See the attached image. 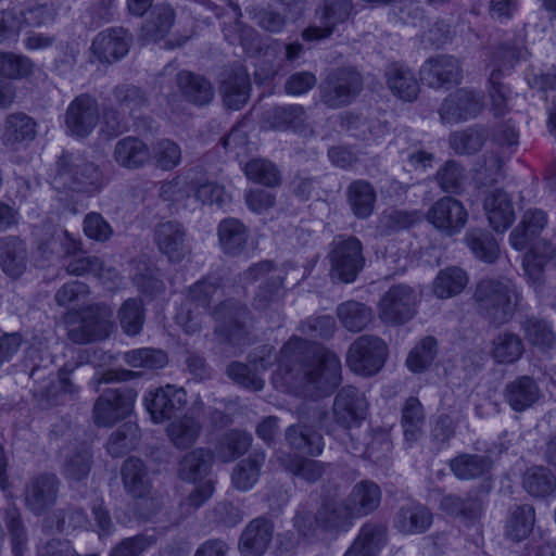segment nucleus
I'll return each mask as SVG.
<instances>
[{
    "mask_svg": "<svg viewBox=\"0 0 556 556\" xmlns=\"http://www.w3.org/2000/svg\"><path fill=\"white\" fill-rule=\"evenodd\" d=\"M124 361L134 368L157 369L167 364V355L161 350L143 348L126 352Z\"/></svg>",
    "mask_w": 556,
    "mask_h": 556,
    "instance_id": "obj_63",
    "label": "nucleus"
},
{
    "mask_svg": "<svg viewBox=\"0 0 556 556\" xmlns=\"http://www.w3.org/2000/svg\"><path fill=\"white\" fill-rule=\"evenodd\" d=\"M523 352V341L514 332H500L492 341L491 355L498 364H513L522 356Z\"/></svg>",
    "mask_w": 556,
    "mask_h": 556,
    "instance_id": "obj_46",
    "label": "nucleus"
},
{
    "mask_svg": "<svg viewBox=\"0 0 556 556\" xmlns=\"http://www.w3.org/2000/svg\"><path fill=\"white\" fill-rule=\"evenodd\" d=\"M368 401L365 393L355 387H343L333 400L331 418L324 413L319 419L320 427L330 435L338 437V431L344 432L358 427L366 418Z\"/></svg>",
    "mask_w": 556,
    "mask_h": 556,
    "instance_id": "obj_7",
    "label": "nucleus"
},
{
    "mask_svg": "<svg viewBox=\"0 0 556 556\" xmlns=\"http://www.w3.org/2000/svg\"><path fill=\"white\" fill-rule=\"evenodd\" d=\"M274 534V525L266 518L253 519L243 530L239 549L242 556H262L269 546Z\"/></svg>",
    "mask_w": 556,
    "mask_h": 556,
    "instance_id": "obj_25",
    "label": "nucleus"
},
{
    "mask_svg": "<svg viewBox=\"0 0 556 556\" xmlns=\"http://www.w3.org/2000/svg\"><path fill=\"white\" fill-rule=\"evenodd\" d=\"M342 127L352 131L353 136L363 140L371 137H380L387 131V125L379 121H367L354 113H345L342 116Z\"/></svg>",
    "mask_w": 556,
    "mask_h": 556,
    "instance_id": "obj_59",
    "label": "nucleus"
},
{
    "mask_svg": "<svg viewBox=\"0 0 556 556\" xmlns=\"http://www.w3.org/2000/svg\"><path fill=\"white\" fill-rule=\"evenodd\" d=\"M541 390L533 378L520 376L508 382L504 389V399L515 412H523L539 401Z\"/></svg>",
    "mask_w": 556,
    "mask_h": 556,
    "instance_id": "obj_29",
    "label": "nucleus"
},
{
    "mask_svg": "<svg viewBox=\"0 0 556 556\" xmlns=\"http://www.w3.org/2000/svg\"><path fill=\"white\" fill-rule=\"evenodd\" d=\"M419 294L407 285L392 286L383 293L378 303V316L388 325H403L417 313Z\"/></svg>",
    "mask_w": 556,
    "mask_h": 556,
    "instance_id": "obj_10",
    "label": "nucleus"
},
{
    "mask_svg": "<svg viewBox=\"0 0 556 556\" xmlns=\"http://www.w3.org/2000/svg\"><path fill=\"white\" fill-rule=\"evenodd\" d=\"M289 445L308 455H319L324 448L323 437L307 426H290L286 431Z\"/></svg>",
    "mask_w": 556,
    "mask_h": 556,
    "instance_id": "obj_47",
    "label": "nucleus"
},
{
    "mask_svg": "<svg viewBox=\"0 0 556 556\" xmlns=\"http://www.w3.org/2000/svg\"><path fill=\"white\" fill-rule=\"evenodd\" d=\"M218 241L224 253L237 256L241 254L248 244V228L237 218L223 219L217 228Z\"/></svg>",
    "mask_w": 556,
    "mask_h": 556,
    "instance_id": "obj_35",
    "label": "nucleus"
},
{
    "mask_svg": "<svg viewBox=\"0 0 556 556\" xmlns=\"http://www.w3.org/2000/svg\"><path fill=\"white\" fill-rule=\"evenodd\" d=\"M522 485L531 496L545 497L555 491L556 478L545 467H532L525 472Z\"/></svg>",
    "mask_w": 556,
    "mask_h": 556,
    "instance_id": "obj_53",
    "label": "nucleus"
},
{
    "mask_svg": "<svg viewBox=\"0 0 556 556\" xmlns=\"http://www.w3.org/2000/svg\"><path fill=\"white\" fill-rule=\"evenodd\" d=\"M528 51L521 36H509L501 41L491 55L493 67L490 75V110L494 116H504L510 111L509 102L511 91L509 87L500 81L503 73L510 71L518 62L527 58Z\"/></svg>",
    "mask_w": 556,
    "mask_h": 556,
    "instance_id": "obj_3",
    "label": "nucleus"
},
{
    "mask_svg": "<svg viewBox=\"0 0 556 556\" xmlns=\"http://www.w3.org/2000/svg\"><path fill=\"white\" fill-rule=\"evenodd\" d=\"M112 309L104 304L87 307L80 323L70 328L68 338L77 344L105 339L112 328Z\"/></svg>",
    "mask_w": 556,
    "mask_h": 556,
    "instance_id": "obj_14",
    "label": "nucleus"
},
{
    "mask_svg": "<svg viewBox=\"0 0 556 556\" xmlns=\"http://www.w3.org/2000/svg\"><path fill=\"white\" fill-rule=\"evenodd\" d=\"M122 480L128 494L135 498H143L151 490L147 467L136 457H129L122 466Z\"/></svg>",
    "mask_w": 556,
    "mask_h": 556,
    "instance_id": "obj_38",
    "label": "nucleus"
},
{
    "mask_svg": "<svg viewBox=\"0 0 556 556\" xmlns=\"http://www.w3.org/2000/svg\"><path fill=\"white\" fill-rule=\"evenodd\" d=\"M51 185L59 191L87 195L99 193L104 187L101 168L80 154L63 152L55 162Z\"/></svg>",
    "mask_w": 556,
    "mask_h": 556,
    "instance_id": "obj_4",
    "label": "nucleus"
},
{
    "mask_svg": "<svg viewBox=\"0 0 556 556\" xmlns=\"http://www.w3.org/2000/svg\"><path fill=\"white\" fill-rule=\"evenodd\" d=\"M469 281L467 273L458 266L441 269L432 282V292L439 299H450L463 292Z\"/></svg>",
    "mask_w": 556,
    "mask_h": 556,
    "instance_id": "obj_41",
    "label": "nucleus"
},
{
    "mask_svg": "<svg viewBox=\"0 0 556 556\" xmlns=\"http://www.w3.org/2000/svg\"><path fill=\"white\" fill-rule=\"evenodd\" d=\"M264 463V452H254L240 460L231 472L232 485L242 492L251 490L258 481Z\"/></svg>",
    "mask_w": 556,
    "mask_h": 556,
    "instance_id": "obj_40",
    "label": "nucleus"
},
{
    "mask_svg": "<svg viewBox=\"0 0 556 556\" xmlns=\"http://www.w3.org/2000/svg\"><path fill=\"white\" fill-rule=\"evenodd\" d=\"M437 352V340L433 337H426L409 352L406 365L409 370L421 372L432 364Z\"/></svg>",
    "mask_w": 556,
    "mask_h": 556,
    "instance_id": "obj_62",
    "label": "nucleus"
},
{
    "mask_svg": "<svg viewBox=\"0 0 556 556\" xmlns=\"http://www.w3.org/2000/svg\"><path fill=\"white\" fill-rule=\"evenodd\" d=\"M426 218L440 232L453 236L466 226L468 212L459 200L443 197L432 204Z\"/></svg>",
    "mask_w": 556,
    "mask_h": 556,
    "instance_id": "obj_15",
    "label": "nucleus"
},
{
    "mask_svg": "<svg viewBox=\"0 0 556 556\" xmlns=\"http://www.w3.org/2000/svg\"><path fill=\"white\" fill-rule=\"evenodd\" d=\"M346 200L354 216L366 219L374 213L376 190L367 180H354L346 188Z\"/></svg>",
    "mask_w": 556,
    "mask_h": 556,
    "instance_id": "obj_36",
    "label": "nucleus"
},
{
    "mask_svg": "<svg viewBox=\"0 0 556 556\" xmlns=\"http://www.w3.org/2000/svg\"><path fill=\"white\" fill-rule=\"evenodd\" d=\"M202 430L201 424L193 417L184 416L172 421L166 429L170 442L177 448H188L198 440Z\"/></svg>",
    "mask_w": 556,
    "mask_h": 556,
    "instance_id": "obj_49",
    "label": "nucleus"
},
{
    "mask_svg": "<svg viewBox=\"0 0 556 556\" xmlns=\"http://www.w3.org/2000/svg\"><path fill=\"white\" fill-rule=\"evenodd\" d=\"M451 471L459 480L485 479L494 465L491 456L462 453L448 463Z\"/></svg>",
    "mask_w": 556,
    "mask_h": 556,
    "instance_id": "obj_31",
    "label": "nucleus"
},
{
    "mask_svg": "<svg viewBox=\"0 0 556 556\" xmlns=\"http://www.w3.org/2000/svg\"><path fill=\"white\" fill-rule=\"evenodd\" d=\"M387 543V527L366 522L343 556H377Z\"/></svg>",
    "mask_w": 556,
    "mask_h": 556,
    "instance_id": "obj_32",
    "label": "nucleus"
},
{
    "mask_svg": "<svg viewBox=\"0 0 556 556\" xmlns=\"http://www.w3.org/2000/svg\"><path fill=\"white\" fill-rule=\"evenodd\" d=\"M212 454L204 448H195L186 454L179 464V476L185 481H200L207 472Z\"/></svg>",
    "mask_w": 556,
    "mask_h": 556,
    "instance_id": "obj_52",
    "label": "nucleus"
},
{
    "mask_svg": "<svg viewBox=\"0 0 556 556\" xmlns=\"http://www.w3.org/2000/svg\"><path fill=\"white\" fill-rule=\"evenodd\" d=\"M251 433L238 429L227 431L216 445V456L224 463L232 462L244 455L252 446Z\"/></svg>",
    "mask_w": 556,
    "mask_h": 556,
    "instance_id": "obj_45",
    "label": "nucleus"
},
{
    "mask_svg": "<svg viewBox=\"0 0 556 556\" xmlns=\"http://www.w3.org/2000/svg\"><path fill=\"white\" fill-rule=\"evenodd\" d=\"M28 253L26 243L17 236L0 238V268L10 278L17 279L26 270Z\"/></svg>",
    "mask_w": 556,
    "mask_h": 556,
    "instance_id": "obj_26",
    "label": "nucleus"
},
{
    "mask_svg": "<svg viewBox=\"0 0 556 556\" xmlns=\"http://www.w3.org/2000/svg\"><path fill=\"white\" fill-rule=\"evenodd\" d=\"M465 241L475 256L485 263H494L500 254V248L494 237L484 229H471L465 236Z\"/></svg>",
    "mask_w": 556,
    "mask_h": 556,
    "instance_id": "obj_50",
    "label": "nucleus"
},
{
    "mask_svg": "<svg viewBox=\"0 0 556 556\" xmlns=\"http://www.w3.org/2000/svg\"><path fill=\"white\" fill-rule=\"evenodd\" d=\"M330 275L343 283L354 282L365 266L363 243L354 236H338L328 254Z\"/></svg>",
    "mask_w": 556,
    "mask_h": 556,
    "instance_id": "obj_8",
    "label": "nucleus"
},
{
    "mask_svg": "<svg viewBox=\"0 0 556 556\" xmlns=\"http://www.w3.org/2000/svg\"><path fill=\"white\" fill-rule=\"evenodd\" d=\"M281 466L294 476L307 482H315L324 473V465L318 460L282 454L278 456Z\"/></svg>",
    "mask_w": 556,
    "mask_h": 556,
    "instance_id": "obj_55",
    "label": "nucleus"
},
{
    "mask_svg": "<svg viewBox=\"0 0 556 556\" xmlns=\"http://www.w3.org/2000/svg\"><path fill=\"white\" fill-rule=\"evenodd\" d=\"M223 294L219 278L204 277L189 288L188 299L197 306L203 307L218 323L216 331L229 342L237 343L248 333L250 314L244 305L232 300L212 306V303L219 300Z\"/></svg>",
    "mask_w": 556,
    "mask_h": 556,
    "instance_id": "obj_2",
    "label": "nucleus"
},
{
    "mask_svg": "<svg viewBox=\"0 0 556 556\" xmlns=\"http://www.w3.org/2000/svg\"><path fill=\"white\" fill-rule=\"evenodd\" d=\"M154 241L159 251L172 263H180L191 253L186 229L175 220L160 223L154 230Z\"/></svg>",
    "mask_w": 556,
    "mask_h": 556,
    "instance_id": "obj_19",
    "label": "nucleus"
},
{
    "mask_svg": "<svg viewBox=\"0 0 556 556\" xmlns=\"http://www.w3.org/2000/svg\"><path fill=\"white\" fill-rule=\"evenodd\" d=\"M113 159L124 168L138 169L150 162L151 151L141 139L128 136L116 142Z\"/></svg>",
    "mask_w": 556,
    "mask_h": 556,
    "instance_id": "obj_30",
    "label": "nucleus"
},
{
    "mask_svg": "<svg viewBox=\"0 0 556 556\" xmlns=\"http://www.w3.org/2000/svg\"><path fill=\"white\" fill-rule=\"evenodd\" d=\"M251 83L248 73L237 67L225 74L220 93L224 104L230 110H240L249 100Z\"/></svg>",
    "mask_w": 556,
    "mask_h": 556,
    "instance_id": "obj_27",
    "label": "nucleus"
},
{
    "mask_svg": "<svg viewBox=\"0 0 556 556\" xmlns=\"http://www.w3.org/2000/svg\"><path fill=\"white\" fill-rule=\"evenodd\" d=\"M546 224L547 216L544 211L528 210L520 224L510 232L511 247L518 251L525 250L528 243L545 228Z\"/></svg>",
    "mask_w": 556,
    "mask_h": 556,
    "instance_id": "obj_37",
    "label": "nucleus"
},
{
    "mask_svg": "<svg viewBox=\"0 0 556 556\" xmlns=\"http://www.w3.org/2000/svg\"><path fill=\"white\" fill-rule=\"evenodd\" d=\"M36 122L25 113H12L4 122L2 141L5 146L14 147L36 137Z\"/></svg>",
    "mask_w": 556,
    "mask_h": 556,
    "instance_id": "obj_42",
    "label": "nucleus"
},
{
    "mask_svg": "<svg viewBox=\"0 0 556 556\" xmlns=\"http://www.w3.org/2000/svg\"><path fill=\"white\" fill-rule=\"evenodd\" d=\"M113 96L118 109L129 115H134L147 102L143 91L139 87L129 84L116 86L113 89Z\"/></svg>",
    "mask_w": 556,
    "mask_h": 556,
    "instance_id": "obj_61",
    "label": "nucleus"
},
{
    "mask_svg": "<svg viewBox=\"0 0 556 556\" xmlns=\"http://www.w3.org/2000/svg\"><path fill=\"white\" fill-rule=\"evenodd\" d=\"M440 508L450 516L475 520L481 515L482 503L471 493L464 496L450 493L441 498Z\"/></svg>",
    "mask_w": 556,
    "mask_h": 556,
    "instance_id": "obj_44",
    "label": "nucleus"
},
{
    "mask_svg": "<svg viewBox=\"0 0 556 556\" xmlns=\"http://www.w3.org/2000/svg\"><path fill=\"white\" fill-rule=\"evenodd\" d=\"M150 151L151 160L159 169L172 170L181 163V148L172 139L157 140Z\"/></svg>",
    "mask_w": 556,
    "mask_h": 556,
    "instance_id": "obj_56",
    "label": "nucleus"
},
{
    "mask_svg": "<svg viewBox=\"0 0 556 556\" xmlns=\"http://www.w3.org/2000/svg\"><path fill=\"white\" fill-rule=\"evenodd\" d=\"M304 113V108L298 104L276 106L267 111L266 121L271 128L287 129L302 124Z\"/></svg>",
    "mask_w": 556,
    "mask_h": 556,
    "instance_id": "obj_60",
    "label": "nucleus"
},
{
    "mask_svg": "<svg viewBox=\"0 0 556 556\" xmlns=\"http://www.w3.org/2000/svg\"><path fill=\"white\" fill-rule=\"evenodd\" d=\"M433 522V514L421 503L402 505L393 519V527L402 534L416 535L427 532Z\"/></svg>",
    "mask_w": 556,
    "mask_h": 556,
    "instance_id": "obj_23",
    "label": "nucleus"
},
{
    "mask_svg": "<svg viewBox=\"0 0 556 556\" xmlns=\"http://www.w3.org/2000/svg\"><path fill=\"white\" fill-rule=\"evenodd\" d=\"M354 519L345 500L324 497L314 515L305 507L299 508L293 526L299 535L312 539L318 530L330 534L346 532Z\"/></svg>",
    "mask_w": 556,
    "mask_h": 556,
    "instance_id": "obj_5",
    "label": "nucleus"
},
{
    "mask_svg": "<svg viewBox=\"0 0 556 556\" xmlns=\"http://www.w3.org/2000/svg\"><path fill=\"white\" fill-rule=\"evenodd\" d=\"M100 111L96 98L83 93L74 98L65 112L66 134L76 138L88 137L99 123Z\"/></svg>",
    "mask_w": 556,
    "mask_h": 556,
    "instance_id": "obj_13",
    "label": "nucleus"
},
{
    "mask_svg": "<svg viewBox=\"0 0 556 556\" xmlns=\"http://www.w3.org/2000/svg\"><path fill=\"white\" fill-rule=\"evenodd\" d=\"M320 25L309 26L302 33L305 41H318L329 38L336 27L345 23L354 12L352 0H323L319 9Z\"/></svg>",
    "mask_w": 556,
    "mask_h": 556,
    "instance_id": "obj_16",
    "label": "nucleus"
},
{
    "mask_svg": "<svg viewBox=\"0 0 556 556\" xmlns=\"http://www.w3.org/2000/svg\"><path fill=\"white\" fill-rule=\"evenodd\" d=\"M521 329L528 342L541 350L555 344V333L549 323L536 316H528L521 321Z\"/></svg>",
    "mask_w": 556,
    "mask_h": 556,
    "instance_id": "obj_51",
    "label": "nucleus"
},
{
    "mask_svg": "<svg viewBox=\"0 0 556 556\" xmlns=\"http://www.w3.org/2000/svg\"><path fill=\"white\" fill-rule=\"evenodd\" d=\"M363 85V77L354 67L334 68L320 85V101L329 109L346 106L358 97Z\"/></svg>",
    "mask_w": 556,
    "mask_h": 556,
    "instance_id": "obj_9",
    "label": "nucleus"
},
{
    "mask_svg": "<svg viewBox=\"0 0 556 556\" xmlns=\"http://www.w3.org/2000/svg\"><path fill=\"white\" fill-rule=\"evenodd\" d=\"M60 481L54 473L33 478L25 489V503L35 515L45 514L56 501Z\"/></svg>",
    "mask_w": 556,
    "mask_h": 556,
    "instance_id": "obj_20",
    "label": "nucleus"
},
{
    "mask_svg": "<svg viewBox=\"0 0 556 556\" xmlns=\"http://www.w3.org/2000/svg\"><path fill=\"white\" fill-rule=\"evenodd\" d=\"M421 78L432 88L459 84L463 70L459 61L452 55H438L429 59L421 67Z\"/></svg>",
    "mask_w": 556,
    "mask_h": 556,
    "instance_id": "obj_21",
    "label": "nucleus"
},
{
    "mask_svg": "<svg viewBox=\"0 0 556 556\" xmlns=\"http://www.w3.org/2000/svg\"><path fill=\"white\" fill-rule=\"evenodd\" d=\"M139 440V427L134 422H125L110 435L108 453L113 457H121L135 448Z\"/></svg>",
    "mask_w": 556,
    "mask_h": 556,
    "instance_id": "obj_54",
    "label": "nucleus"
},
{
    "mask_svg": "<svg viewBox=\"0 0 556 556\" xmlns=\"http://www.w3.org/2000/svg\"><path fill=\"white\" fill-rule=\"evenodd\" d=\"M177 85L185 98L195 105H205L214 98L212 84L201 75L182 71L177 75Z\"/></svg>",
    "mask_w": 556,
    "mask_h": 556,
    "instance_id": "obj_39",
    "label": "nucleus"
},
{
    "mask_svg": "<svg viewBox=\"0 0 556 556\" xmlns=\"http://www.w3.org/2000/svg\"><path fill=\"white\" fill-rule=\"evenodd\" d=\"M387 350V344L382 339L363 334L350 345L346 364L352 371L358 375H375L386 362Z\"/></svg>",
    "mask_w": 556,
    "mask_h": 556,
    "instance_id": "obj_11",
    "label": "nucleus"
},
{
    "mask_svg": "<svg viewBox=\"0 0 556 556\" xmlns=\"http://www.w3.org/2000/svg\"><path fill=\"white\" fill-rule=\"evenodd\" d=\"M146 407L155 424H161L175 416L187 404L184 388L172 384L150 391L144 396Z\"/></svg>",
    "mask_w": 556,
    "mask_h": 556,
    "instance_id": "obj_18",
    "label": "nucleus"
},
{
    "mask_svg": "<svg viewBox=\"0 0 556 556\" xmlns=\"http://www.w3.org/2000/svg\"><path fill=\"white\" fill-rule=\"evenodd\" d=\"M137 392L128 387L106 389L93 406V419L99 427H111L126 418L132 409Z\"/></svg>",
    "mask_w": 556,
    "mask_h": 556,
    "instance_id": "obj_12",
    "label": "nucleus"
},
{
    "mask_svg": "<svg viewBox=\"0 0 556 556\" xmlns=\"http://www.w3.org/2000/svg\"><path fill=\"white\" fill-rule=\"evenodd\" d=\"M387 85L393 96L412 102L417 99L419 84L414 73L403 64L392 63L386 70Z\"/></svg>",
    "mask_w": 556,
    "mask_h": 556,
    "instance_id": "obj_33",
    "label": "nucleus"
},
{
    "mask_svg": "<svg viewBox=\"0 0 556 556\" xmlns=\"http://www.w3.org/2000/svg\"><path fill=\"white\" fill-rule=\"evenodd\" d=\"M518 291L510 280L483 279L476 286L473 301L478 313L490 324L508 323L518 304Z\"/></svg>",
    "mask_w": 556,
    "mask_h": 556,
    "instance_id": "obj_6",
    "label": "nucleus"
},
{
    "mask_svg": "<svg viewBox=\"0 0 556 556\" xmlns=\"http://www.w3.org/2000/svg\"><path fill=\"white\" fill-rule=\"evenodd\" d=\"M118 320L126 334L137 336L144 324V311L141 300H126L118 311Z\"/></svg>",
    "mask_w": 556,
    "mask_h": 556,
    "instance_id": "obj_58",
    "label": "nucleus"
},
{
    "mask_svg": "<svg viewBox=\"0 0 556 556\" xmlns=\"http://www.w3.org/2000/svg\"><path fill=\"white\" fill-rule=\"evenodd\" d=\"M278 361L271 382L277 390L311 397L331 393L341 382V362L333 352L304 339L292 337L280 349L264 345L253 357L255 368L267 369Z\"/></svg>",
    "mask_w": 556,
    "mask_h": 556,
    "instance_id": "obj_1",
    "label": "nucleus"
},
{
    "mask_svg": "<svg viewBox=\"0 0 556 556\" xmlns=\"http://www.w3.org/2000/svg\"><path fill=\"white\" fill-rule=\"evenodd\" d=\"M483 210L490 226L496 232H505L515 220V210L510 195L502 189L489 192L483 201Z\"/></svg>",
    "mask_w": 556,
    "mask_h": 556,
    "instance_id": "obj_24",
    "label": "nucleus"
},
{
    "mask_svg": "<svg viewBox=\"0 0 556 556\" xmlns=\"http://www.w3.org/2000/svg\"><path fill=\"white\" fill-rule=\"evenodd\" d=\"M401 425L405 440L414 443L422 435L425 425L424 407L417 397H409L402 407Z\"/></svg>",
    "mask_w": 556,
    "mask_h": 556,
    "instance_id": "obj_48",
    "label": "nucleus"
},
{
    "mask_svg": "<svg viewBox=\"0 0 556 556\" xmlns=\"http://www.w3.org/2000/svg\"><path fill=\"white\" fill-rule=\"evenodd\" d=\"M130 41L131 37L124 28H109L96 36L91 51L100 62L113 63L127 54Z\"/></svg>",
    "mask_w": 556,
    "mask_h": 556,
    "instance_id": "obj_22",
    "label": "nucleus"
},
{
    "mask_svg": "<svg viewBox=\"0 0 556 556\" xmlns=\"http://www.w3.org/2000/svg\"><path fill=\"white\" fill-rule=\"evenodd\" d=\"M482 109L483 98L479 92L460 88L443 101L439 114L442 123L455 124L476 117Z\"/></svg>",
    "mask_w": 556,
    "mask_h": 556,
    "instance_id": "obj_17",
    "label": "nucleus"
},
{
    "mask_svg": "<svg viewBox=\"0 0 556 556\" xmlns=\"http://www.w3.org/2000/svg\"><path fill=\"white\" fill-rule=\"evenodd\" d=\"M534 523L535 510L531 505H515L507 515L504 535L507 540L519 543L529 538Z\"/></svg>",
    "mask_w": 556,
    "mask_h": 556,
    "instance_id": "obj_34",
    "label": "nucleus"
},
{
    "mask_svg": "<svg viewBox=\"0 0 556 556\" xmlns=\"http://www.w3.org/2000/svg\"><path fill=\"white\" fill-rule=\"evenodd\" d=\"M380 486L370 480L357 482L345 498L354 518L367 516L375 511L381 503Z\"/></svg>",
    "mask_w": 556,
    "mask_h": 556,
    "instance_id": "obj_28",
    "label": "nucleus"
},
{
    "mask_svg": "<svg viewBox=\"0 0 556 556\" xmlns=\"http://www.w3.org/2000/svg\"><path fill=\"white\" fill-rule=\"evenodd\" d=\"M175 18L174 10L167 4H156L144 25V31L152 40L164 38L170 30Z\"/></svg>",
    "mask_w": 556,
    "mask_h": 556,
    "instance_id": "obj_57",
    "label": "nucleus"
},
{
    "mask_svg": "<svg viewBox=\"0 0 556 556\" xmlns=\"http://www.w3.org/2000/svg\"><path fill=\"white\" fill-rule=\"evenodd\" d=\"M155 542L154 535L146 533L124 538L111 548L109 556H142Z\"/></svg>",
    "mask_w": 556,
    "mask_h": 556,
    "instance_id": "obj_64",
    "label": "nucleus"
},
{
    "mask_svg": "<svg viewBox=\"0 0 556 556\" xmlns=\"http://www.w3.org/2000/svg\"><path fill=\"white\" fill-rule=\"evenodd\" d=\"M336 313L341 325L352 332L364 330L374 319L371 307L354 300L339 304Z\"/></svg>",
    "mask_w": 556,
    "mask_h": 556,
    "instance_id": "obj_43",
    "label": "nucleus"
}]
</instances>
